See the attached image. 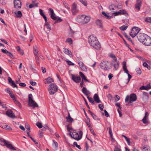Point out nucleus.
Wrapping results in <instances>:
<instances>
[{
	"label": "nucleus",
	"instance_id": "obj_1",
	"mask_svg": "<svg viewBox=\"0 0 151 151\" xmlns=\"http://www.w3.org/2000/svg\"><path fill=\"white\" fill-rule=\"evenodd\" d=\"M89 43L90 45L97 50L101 48V46L96 37L93 35H91L88 38Z\"/></svg>",
	"mask_w": 151,
	"mask_h": 151
},
{
	"label": "nucleus",
	"instance_id": "obj_2",
	"mask_svg": "<svg viewBox=\"0 0 151 151\" xmlns=\"http://www.w3.org/2000/svg\"><path fill=\"white\" fill-rule=\"evenodd\" d=\"M109 56L113 59L111 65L113 66L115 70H116L119 68V62L117 60L114 54H110Z\"/></svg>",
	"mask_w": 151,
	"mask_h": 151
},
{
	"label": "nucleus",
	"instance_id": "obj_3",
	"mask_svg": "<svg viewBox=\"0 0 151 151\" xmlns=\"http://www.w3.org/2000/svg\"><path fill=\"white\" fill-rule=\"evenodd\" d=\"M49 10V13L51 18L53 20H55L54 24L60 22L62 21V19H61L60 17L57 18L55 16V14L53 10L52 9L50 8Z\"/></svg>",
	"mask_w": 151,
	"mask_h": 151
},
{
	"label": "nucleus",
	"instance_id": "obj_4",
	"mask_svg": "<svg viewBox=\"0 0 151 151\" xmlns=\"http://www.w3.org/2000/svg\"><path fill=\"white\" fill-rule=\"evenodd\" d=\"M9 142H7L4 139H0V145L3 146L6 145L8 148L10 150H16V148L14 147L11 144H9Z\"/></svg>",
	"mask_w": 151,
	"mask_h": 151
},
{
	"label": "nucleus",
	"instance_id": "obj_5",
	"mask_svg": "<svg viewBox=\"0 0 151 151\" xmlns=\"http://www.w3.org/2000/svg\"><path fill=\"white\" fill-rule=\"evenodd\" d=\"M58 86L54 84H52L49 85L48 90L50 95H52L56 93L58 90Z\"/></svg>",
	"mask_w": 151,
	"mask_h": 151
},
{
	"label": "nucleus",
	"instance_id": "obj_6",
	"mask_svg": "<svg viewBox=\"0 0 151 151\" xmlns=\"http://www.w3.org/2000/svg\"><path fill=\"white\" fill-rule=\"evenodd\" d=\"M28 98V103L30 106H32L34 108L35 107H38L37 104L33 100L32 94H29V95Z\"/></svg>",
	"mask_w": 151,
	"mask_h": 151
},
{
	"label": "nucleus",
	"instance_id": "obj_7",
	"mask_svg": "<svg viewBox=\"0 0 151 151\" xmlns=\"http://www.w3.org/2000/svg\"><path fill=\"white\" fill-rule=\"evenodd\" d=\"M140 29L137 27H134L132 29L131 32L129 33L130 36L132 37H134L137 34Z\"/></svg>",
	"mask_w": 151,
	"mask_h": 151
},
{
	"label": "nucleus",
	"instance_id": "obj_8",
	"mask_svg": "<svg viewBox=\"0 0 151 151\" xmlns=\"http://www.w3.org/2000/svg\"><path fill=\"white\" fill-rule=\"evenodd\" d=\"M101 68L103 69H110V67L109 65V63L107 61H104L100 64Z\"/></svg>",
	"mask_w": 151,
	"mask_h": 151
},
{
	"label": "nucleus",
	"instance_id": "obj_9",
	"mask_svg": "<svg viewBox=\"0 0 151 151\" xmlns=\"http://www.w3.org/2000/svg\"><path fill=\"white\" fill-rule=\"evenodd\" d=\"M123 69L124 72L127 73L128 75V83L129 82L130 79L132 78V76L129 73V71L127 69L126 63L125 61L123 62Z\"/></svg>",
	"mask_w": 151,
	"mask_h": 151
},
{
	"label": "nucleus",
	"instance_id": "obj_10",
	"mask_svg": "<svg viewBox=\"0 0 151 151\" xmlns=\"http://www.w3.org/2000/svg\"><path fill=\"white\" fill-rule=\"evenodd\" d=\"M147 36V35L145 34L140 33L137 35V37L138 40L142 43Z\"/></svg>",
	"mask_w": 151,
	"mask_h": 151
},
{
	"label": "nucleus",
	"instance_id": "obj_11",
	"mask_svg": "<svg viewBox=\"0 0 151 151\" xmlns=\"http://www.w3.org/2000/svg\"><path fill=\"white\" fill-rule=\"evenodd\" d=\"M14 7L16 9H20L22 6V2L20 0H14Z\"/></svg>",
	"mask_w": 151,
	"mask_h": 151
},
{
	"label": "nucleus",
	"instance_id": "obj_12",
	"mask_svg": "<svg viewBox=\"0 0 151 151\" xmlns=\"http://www.w3.org/2000/svg\"><path fill=\"white\" fill-rule=\"evenodd\" d=\"M146 38L142 43L147 46H149L151 45V38L147 35Z\"/></svg>",
	"mask_w": 151,
	"mask_h": 151
},
{
	"label": "nucleus",
	"instance_id": "obj_13",
	"mask_svg": "<svg viewBox=\"0 0 151 151\" xmlns=\"http://www.w3.org/2000/svg\"><path fill=\"white\" fill-rule=\"evenodd\" d=\"M6 114L9 117L12 118L14 119L16 118L15 115L11 110H8L6 112Z\"/></svg>",
	"mask_w": 151,
	"mask_h": 151
},
{
	"label": "nucleus",
	"instance_id": "obj_14",
	"mask_svg": "<svg viewBox=\"0 0 151 151\" xmlns=\"http://www.w3.org/2000/svg\"><path fill=\"white\" fill-rule=\"evenodd\" d=\"M78 62L81 70L85 71H86L87 70V69L86 66L84 65L83 63L80 60H78Z\"/></svg>",
	"mask_w": 151,
	"mask_h": 151
},
{
	"label": "nucleus",
	"instance_id": "obj_15",
	"mask_svg": "<svg viewBox=\"0 0 151 151\" xmlns=\"http://www.w3.org/2000/svg\"><path fill=\"white\" fill-rule=\"evenodd\" d=\"M137 99V97L134 93H132L130 95L129 99V103H131L135 101Z\"/></svg>",
	"mask_w": 151,
	"mask_h": 151
},
{
	"label": "nucleus",
	"instance_id": "obj_16",
	"mask_svg": "<svg viewBox=\"0 0 151 151\" xmlns=\"http://www.w3.org/2000/svg\"><path fill=\"white\" fill-rule=\"evenodd\" d=\"M142 1L141 0H137V3L135 5V8L139 11L142 5Z\"/></svg>",
	"mask_w": 151,
	"mask_h": 151
},
{
	"label": "nucleus",
	"instance_id": "obj_17",
	"mask_svg": "<svg viewBox=\"0 0 151 151\" xmlns=\"http://www.w3.org/2000/svg\"><path fill=\"white\" fill-rule=\"evenodd\" d=\"M72 79L75 82L78 83L81 80V78L79 76H75L73 74L72 75Z\"/></svg>",
	"mask_w": 151,
	"mask_h": 151
},
{
	"label": "nucleus",
	"instance_id": "obj_18",
	"mask_svg": "<svg viewBox=\"0 0 151 151\" xmlns=\"http://www.w3.org/2000/svg\"><path fill=\"white\" fill-rule=\"evenodd\" d=\"M142 97L144 101L145 102H147L148 100V96L147 93L143 92Z\"/></svg>",
	"mask_w": 151,
	"mask_h": 151
},
{
	"label": "nucleus",
	"instance_id": "obj_19",
	"mask_svg": "<svg viewBox=\"0 0 151 151\" xmlns=\"http://www.w3.org/2000/svg\"><path fill=\"white\" fill-rule=\"evenodd\" d=\"M90 19V17L89 16H86L84 15L83 19V21H82V23L84 24L88 23Z\"/></svg>",
	"mask_w": 151,
	"mask_h": 151
},
{
	"label": "nucleus",
	"instance_id": "obj_20",
	"mask_svg": "<svg viewBox=\"0 0 151 151\" xmlns=\"http://www.w3.org/2000/svg\"><path fill=\"white\" fill-rule=\"evenodd\" d=\"M8 81L9 83H11V86L14 88L16 87L17 88V85L15 84L14 81H12V78L9 77L8 78Z\"/></svg>",
	"mask_w": 151,
	"mask_h": 151
},
{
	"label": "nucleus",
	"instance_id": "obj_21",
	"mask_svg": "<svg viewBox=\"0 0 151 151\" xmlns=\"http://www.w3.org/2000/svg\"><path fill=\"white\" fill-rule=\"evenodd\" d=\"M63 52L66 54L68 55L70 57H72V55L71 52L66 48H63Z\"/></svg>",
	"mask_w": 151,
	"mask_h": 151
},
{
	"label": "nucleus",
	"instance_id": "obj_22",
	"mask_svg": "<svg viewBox=\"0 0 151 151\" xmlns=\"http://www.w3.org/2000/svg\"><path fill=\"white\" fill-rule=\"evenodd\" d=\"M53 82L54 80L53 79L50 77L45 79L44 81V83L46 84L49 83Z\"/></svg>",
	"mask_w": 151,
	"mask_h": 151
},
{
	"label": "nucleus",
	"instance_id": "obj_23",
	"mask_svg": "<svg viewBox=\"0 0 151 151\" xmlns=\"http://www.w3.org/2000/svg\"><path fill=\"white\" fill-rule=\"evenodd\" d=\"M83 93L87 96H88L89 94L90 93V92L88 91L85 87H83L82 89Z\"/></svg>",
	"mask_w": 151,
	"mask_h": 151
},
{
	"label": "nucleus",
	"instance_id": "obj_24",
	"mask_svg": "<svg viewBox=\"0 0 151 151\" xmlns=\"http://www.w3.org/2000/svg\"><path fill=\"white\" fill-rule=\"evenodd\" d=\"M15 17L17 18H20L22 16V14L20 11H16L14 12Z\"/></svg>",
	"mask_w": 151,
	"mask_h": 151
},
{
	"label": "nucleus",
	"instance_id": "obj_25",
	"mask_svg": "<svg viewBox=\"0 0 151 151\" xmlns=\"http://www.w3.org/2000/svg\"><path fill=\"white\" fill-rule=\"evenodd\" d=\"M79 137L78 134L76 132L74 134H73V137H72V138L77 141H78L81 139V137Z\"/></svg>",
	"mask_w": 151,
	"mask_h": 151
},
{
	"label": "nucleus",
	"instance_id": "obj_26",
	"mask_svg": "<svg viewBox=\"0 0 151 151\" xmlns=\"http://www.w3.org/2000/svg\"><path fill=\"white\" fill-rule=\"evenodd\" d=\"M148 114V112H145V115L144 118L142 119V121L143 123L145 124L148 122L147 121V117L148 115L147 116V115Z\"/></svg>",
	"mask_w": 151,
	"mask_h": 151
},
{
	"label": "nucleus",
	"instance_id": "obj_27",
	"mask_svg": "<svg viewBox=\"0 0 151 151\" xmlns=\"http://www.w3.org/2000/svg\"><path fill=\"white\" fill-rule=\"evenodd\" d=\"M93 99L97 103L101 102V101L99 100V96L96 93L93 96Z\"/></svg>",
	"mask_w": 151,
	"mask_h": 151
},
{
	"label": "nucleus",
	"instance_id": "obj_28",
	"mask_svg": "<svg viewBox=\"0 0 151 151\" xmlns=\"http://www.w3.org/2000/svg\"><path fill=\"white\" fill-rule=\"evenodd\" d=\"M151 88V87L150 85H149L148 86L147 85L146 86H142L140 87V89L141 90H145L148 91L149 89H150Z\"/></svg>",
	"mask_w": 151,
	"mask_h": 151
},
{
	"label": "nucleus",
	"instance_id": "obj_29",
	"mask_svg": "<svg viewBox=\"0 0 151 151\" xmlns=\"http://www.w3.org/2000/svg\"><path fill=\"white\" fill-rule=\"evenodd\" d=\"M52 142V146L56 150H57L58 147V143L54 140H53Z\"/></svg>",
	"mask_w": 151,
	"mask_h": 151
},
{
	"label": "nucleus",
	"instance_id": "obj_30",
	"mask_svg": "<svg viewBox=\"0 0 151 151\" xmlns=\"http://www.w3.org/2000/svg\"><path fill=\"white\" fill-rule=\"evenodd\" d=\"M80 76L82 78L83 80H84L90 83V82L88 80L86 79V77L81 72H80L79 73ZM83 80H82L83 81Z\"/></svg>",
	"mask_w": 151,
	"mask_h": 151
},
{
	"label": "nucleus",
	"instance_id": "obj_31",
	"mask_svg": "<svg viewBox=\"0 0 151 151\" xmlns=\"http://www.w3.org/2000/svg\"><path fill=\"white\" fill-rule=\"evenodd\" d=\"M96 23L97 25L100 27L101 28L103 27L102 23L101 20L99 19H97L96 21Z\"/></svg>",
	"mask_w": 151,
	"mask_h": 151
},
{
	"label": "nucleus",
	"instance_id": "obj_32",
	"mask_svg": "<svg viewBox=\"0 0 151 151\" xmlns=\"http://www.w3.org/2000/svg\"><path fill=\"white\" fill-rule=\"evenodd\" d=\"M66 118L67 119V122L70 123H71L73 120V119L70 117L69 113H68V116L66 117Z\"/></svg>",
	"mask_w": 151,
	"mask_h": 151
},
{
	"label": "nucleus",
	"instance_id": "obj_33",
	"mask_svg": "<svg viewBox=\"0 0 151 151\" xmlns=\"http://www.w3.org/2000/svg\"><path fill=\"white\" fill-rule=\"evenodd\" d=\"M84 17V15L79 16L77 19L78 22L79 23H82V21H83V19Z\"/></svg>",
	"mask_w": 151,
	"mask_h": 151
},
{
	"label": "nucleus",
	"instance_id": "obj_34",
	"mask_svg": "<svg viewBox=\"0 0 151 151\" xmlns=\"http://www.w3.org/2000/svg\"><path fill=\"white\" fill-rule=\"evenodd\" d=\"M116 8V6L114 4H111L109 6V9L111 11L115 10Z\"/></svg>",
	"mask_w": 151,
	"mask_h": 151
},
{
	"label": "nucleus",
	"instance_id": "obj_35",
	"mask_svg": "<svg viewBox=\"0 0 151 151\" xmlns=\"http://www.w3.org/2000/svg\"><path fill=\"white\" fill-rule=\"evenodd\" d=\"M39 12L41 15L43 17V18L46 21L47 17L43 13V10L42 9H39Z\"/></svg>",
	"mask_w": 151,
	"mask_h": 151
},
{
	"label": "nucleus",
	"instance_id": "obj_36",
	"mask_svg": "<svg viewBox=\"0 0 151 151\" xmlns=\"http://www.w3.org/2000/svg\"><path fill=\"white\" fill-rule=\"evenodd\" d=\"M33 53L35 56H38V51L37 50V47L36 46L33 47Z\"/></svg>",
	"mask_w": 151,
	"mask_h": 151
},
{
	"label": "nucleus",
	"instance_id": "obj_37",
	"mask_svg": "<svg viewBox=\"0 0 151 151\" xmlns=\"http://www.w3.org/2000/svg\"><path fill=\"white\" fill-rule=\"evenodd\" d=\"M124 35L129 41L130 42L132 43H133L132 40H131L130 38L127 35L126 33H124Z\"/></svg>",
	"mask_w": 151,
	"mask_h": 151
},
{
	"label": "nucleus",
	"instance_id": "obj_38",
	"mask_svg": "<svg viewBox=\"0 0 151 151\" xmlns=\"http://www.w3.org/2000/svg\"><path fill=\"white\" fill-rule=\"evenodd\" d=\"M87 98L89 100V102L91 103L93 105L94 104V102L92 98H90L88 96H87Z\"/></svg>",
	"mask_w": 151,
	"mask_h": 151
},
{
	"label": "nucleus",
	"instance_id": "obj_39",
	"mask_svg": "<svg viewBox=\"0 0 151 151\" xmlns=\"http://www.w3.org/2000/svg\"><path fill=\"white\" fill-rule=\"evenodd\" d=\"M66 42H68L70 45L73 43V40L71 38H68L66 40Z\"/></svg>",
	"mask_w": 151,
	"mask_h": 151
},
{
	"label": "nucleus",
	"instance_id": "obj_40",
	"mask_svg": "<svg viewBox=\"0 0 151 151\" xmlns=\"http://www.w3.org/2000/svg\"><path fill=\"white\" fill-rule=\"evenodd\" d=\"M128 27L127 26L123 25L119 27L120 29L122 31H124L126 30Z\"/></svg>",
	"mask_w": 151,
	"mask_h": 151
},
{
	"label": "nucleus",
	"instance_id": "obj_41",
	"mask_svg": "<svg viewBox=\"0 0 151 151\" xmlns=\"http://www.w3.org/2000/svg\"><path fill=\"white\" fill-rule=\"evenodd\" d=\"M73 146L74 147H75L76 146V147H77L80 150H81V147H80V146L79 145H78L77 144V142H74L73 145Z\"/></svg>",
	"mask_w": 151,
	"mask_h": 151
},
{
	"label": "nucleus",
	"instance_id": "obj_42",
	"mask_svg": "<svg viewBox=\"0 0 151 151\" xmlns=\"http://www.w3.org/2000/svg\"><path fill=\"white\" fill-rule=\"evenodd\" d=\"M82 4L85 6H86L87 5V1H86L83 0H78Z\"/></svg>",
	"mask_w": 151,
	"mask_h": 151
},
{
	"label": "nucleus",
	"instance_id": "obj_43",
	"mask_svg": "<svg viewBox=\"0 0 151 151\" xmlns=\"http://www.w3.org/2000/svg\"><path fill=\"white\" fill-rule=\"evenodd\" d=\"M145 21L151 24V17H147L146 18Z\"/></svg>",
	"mask_w": 151,
	"mask_h": 151
},
{
	"label": "nucleus",
	"instance_id": "obj_44",
	"mask_svg": "<svg viewBox=\"0 0 151 151\" xmlns=\"http://www.w3.org/2000/svg\"><path fill=\"white\" fill-rule=\"evenodd\" d=\"M37 126L39 128H41L42 127V126L41 123L39 122H37L36 124Z\"/></svg>",
	"mask_w": 151,
	"mask_h": 151
},
{
	"label": "nucleus",
	"instance_id": "obj_45",
	"mask_svg": "<svg viewBox=\"0 0 151 151\" xmlns=\"http://www.w3.org/2000/svg\"><path fill=\"white\" fill-rule=\"evenodd\" d=\"M76 4L75 3H74L72 6V10L73 11H75L76 9Z\"/></svg>",
	"mask_w": 151,
	"mask_h": 151
},
{
	"label": "nucleus",
	"instance_id": "obj_46",
	"mask_svg": "<svg viewBox=\"0 0 151 151\" xmlns=\"http://www.w3.org/2000/svg\"><path fill=\"white\" fill-rule=\"evenodd\" d=\"M50 128L47 126V124H45L43 126V128L42 129V130L45 131V129H49Z\"/></svg>",
	"mask_w": 151,
	"mask_h": 151
},
{
	"label": "nucleus",
	"instance_id": "obj_47",
	"mask_svg": "<svg viewBox=\"0 0 151 151\" xmlns=\"http://www.w3.org/2000/svg\"><path fill=\"white\" fill-rule=\"evenodd\" d=\"M109 133L110 136V137H111L112 139H113V134L112 133V131L111 130V128L110 127H109Z\"/></svg>",
	"mask_w": 151,
	"mask_h": 151
},
{
	"label": "nucleus",
	"instance_id": "obj_48",
	"mask_svg": "<svg viewBox=\"0 0 151 151\" xmlns=\"http://www.w3.org/2000/svg\"><path fill=\"white\" fill-rule=\"evenodd\" d=\"M15 103L20 108L21 107V105L20 103L16 99L14 101Z\"/></svg>",
	"mask_w": 151,
	"mask_h": 151
},
{
	"label": "nucleus",
	"instance_id": "obj_49",
	"mask_svg": "<svg viewBox=\"0 0 151 151\" xmlns=\"http://www.w3.org/2000/svg\"><path fill=\"white\" fill-rule=\"evenodd\" d=\"M102 14L104 16L106 17H107L108 19H110V18L111 17V16H110L104 12H103L102 13Z\"/></svg>",
	"mask_w": 151,
	"mask_h": 151
},
{
	"label": "nucleus",
	"instance_id": "obj_50",
	"mask_svg": "<svg viewBox=\"0 0 151 151\" xmlns=\"http://www.w3.org/2000/svg\"><path fill=\"white\" fill-rule=\"evenodd\" d=\"M67 63L69 65H74L75 64L70 60L66 61Z\"/></svg>",
	"mask_w": 151,
	"mask_h": 151
},
{
	"label": "nucleus",
	"instance_id": "obj_51",
	"mask_svg": "<svg viewBox=\"0 0 151 151\" xmlns=\"http://www.w3.org/2000/svg\"><path fill=\"white\" fill-rule=\"evenodd\" d=\"M1 51L2 52L8 55V53H9V52L6 50V49H2L1 50Z\"/></svg>",
	"mask_w": 151,
	"mask_h": 151
},
{
	"label": "nucleus",
	"instance_id": "obj_52",
	"mask_svg": "<svg viewBox=\"0 0 151 151\" xmlns=\"http://www.w3.org/2000/svg\"><path fill=\"white\" fill-rule=\"evenodd\" d=\"M1 51L2 52L8 55V53H9V52L6 50V49H2L1 50Z\"/></svg>",
	"mask_w": 151,
	"mask_h": 151
},
{
	"label": "nucleus",
	"instance_id": "obj_53",
	"mask_svg": "<svg viewBox=\"0 0 151 151\" xmlns=\"http://www.w3.org/2000/svg\"><path fill=\"white\" fill-rule=\"evenodd\" d=\"M35 59L36 60V62L37 65H39L40 64V62H39V57L38 56H35Z\"/></svg>",
	"mask_w": 151,
	"mask_h": 151
},
{
	"label": "nucleus",
	"instance_id": "obj_54",
	"mask_svg": "<svg viewBox=\"0 0 151 151\" xmlns=\"http://www.w3.org/2000/svg\"><path fill=\"white\" fill-rule=\"evenodd\" d=\"M91 116L95 120H97L98 118L93 113L91 114Z\"/></svg>",
	"mask_w": 151,
	"mask_h": 151
},
{
	"label": "nucleus",
	"instance_id": "obj_55",
	"mask_svg": "<svg viewBox=\"0 0 151 151\" xmlns=\"http://www.w3.org/2000/svg\"><path fill=\"white\" fill-rule=\"evenodd\" d=\"M120 13L121 14H128L127 13V12L124 10H120Z\"/></svg>",
	"mask_w": 151,
	"mask_h": 151
},
{
	"label": "nucleus",
	"instance_id": "obj_56",
	"mask_svg": "<svg viewBox=\"0 0 151 151\" xmlns=\"http://www.w3.org/2000/svg\"><path fill=\"white\" fill-rule=\"evenodd\" d=\"M9 95L10 96L11 98L14 101L15 100H16L15 97L14 95H12L11 93H9Z\"/></svg>",
	"mask_w": 151,
	"mask_h": 151
},
{
	"label": "nucleus",
	"instance_id": "obj_57",
	"mask_svg": "<svg viewBox=\"0 0 151 151\" xmlns=\"http://www.w3.org/2000/svg\"><path fill=\"white\" fill-rule=\"evenodd\" d=\"M136 70L138 74H140L141 73V71L139 68H137Z\"/></svg>",
	"mask_w": 151,
	"mask_h": 151
},
{
	"label": "nucleus",
	"instance_id": "obj_58",
	"mask_svg": "<svg viewBox=\"0 0 151 151\" xmlns=\"http://www.w3.org/2000/svg\"><path fill=\"white\" fill-rule=\"evenodd\" d=\"M99 107L102 111H103V108H104V106L103 105L101 104H99Z\"/></svg>",
	"mask_w": 151,
	"mask_h": 151
},
{
	"label": "nucleus",
	"instance_id": "obj_59",
	"mask_svg": "<svg viewBox=\"0 0 151 151\" xmlns=\"http://www.w3.org/2000/svg\"><path fill=\"white\" fill-rule=\"evenodd\" d=\"M63 4L66 8L68 9H69V7L68 4L67 3L65 2H63Z\"/></svg>",
	"mask_w": 151,
	"mask_h": 151
},
{
	"label": "nucleus",
	"instance_id": "obj_60",
	"mask_svg": "<svg viewBox=\"0 0 151 151\" xmlns=\"http://www.w3.org/2000/svg\"><path fill=\"white\" fill-rule=\"evenodd\" d=\"M8 55L13 59H14L15 58L13 54L9 52V53H8Z\"/></svg>",
	"mask_w": 151,
	"mask_h": 151
},
{
	"label": "nucleus",
	"instance_id": "obj_61",
	"mask_svg": "<svg viewBox=\"0 0 151 151\" xmlns=\"http://www.w3.org/2000/svg\"><path fill=\"white\" fill-rule=\"evenodd\" d=\"M116 99H115V101L116 102L119 100L120 99V97L117 95H115Z\"/></svg>",
	"mask_w": 151,
	"mask_h": 151
},
{
	"label": "nucleus",
	"instance_id": "obj_62",
	"mask_svg": "<svg viewBox=\"0 0 151 151\" xmlns=\"http://www.w3.org/2000/svg\"><path fill=\"white\" fill-rule=\"evenodd\" d=\"M123 23H125L126 24H127V23L129 22V19H124L123 20Z\"/></svg>",
	"mask_w": 151,
	"mask_h": 151
},
{
	"label": "nucleus",
	"instance_id": "obj_63",
	"mask_svg": "<svg viewBox=\"0 0 151 151\" xmlns=\"http://www.w3.org/2000/svg\"><path fill=\"white\" fill-rule=\"evenodd\" d=\"M126 141H127L128 144L129 145H130V139L129 138H127V137L125 139Z\"/></svg>",
	"mask_w": 151,
	"mask_h": 151
},
{
	"label": "nucleus",
	"instance_id": "obj_64",
	"mask_svg": "<svg viewBox=\"0 0 151 151\" xmlns=\"http://www.w3.org/2000/svg\"><path fill=\"white\" fill-rule=\"evenodd\" d=\"M121 150L117 147H116L114 149V151H121Z\"/></svg>",
	"mask_w": 151,
	"mask_h": 151
}]
</instances>
